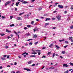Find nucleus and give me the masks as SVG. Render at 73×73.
I'll list each match as a JSON object with an SVG mask.
<instances>
[{"instance_id":"obj_24","label":"nucleus","mask_w":73,"mask_h":73,"mask_svg":"<svg viewBox=\"0 0 73 73\" xmlns=\"http://www.w3.org/2000/svg\"><path fill=\"white\" fill-rule=\"evenodd\" d=\"M4 35H5V34H1V36H4Z\"/></svg>"},{"instance_id":"obj_57","label":"nucleus","mask_w":73,"mask_h":73,"mask_svg":"<svg viewBox=\"0 0 73 73\" xmlns=\"http://www.w3.org/2000/svg\"><path fill=\"white\" fill-rule=\"evenodd\" d=\"M57 4H58V3H55V5H56V6Z\"/></svg>"},{"instance_id":"obj_56","label":"nucleus","mask_w":73,"mask_h":73,"mask_svg":"<svg viewBox=\"0 0 73 73\" xmlns=\"http://www.w3.org/2000/svg\"><path fill=\"white\" fill-rule=\"evenodd\" d=\"M40 19H44V17H40Z\"/></svg>"},{"instance_id":"obj_41","label":"nucleus","mask_w":73,"mask_h":73,"mask_svg":"<svg viewBox=\"0 0 73 73\" xmlns=\"http://www.w3.org/2000/svg\"><path fill=\"white\" fill-rule=\"evenodd\" d=\"M38 44V42H36L35 43V45H36V44Z\"/></svg>"},{"instance_id":"obj_54","label":"nucleus","mask_w":73,"mask_h":73,"mask_svg":"<svg viewBox=\"0 0 73 73\" xmlns=\"http://www.w3.org/2000/svg\"><path fill=\"white\" fill-rule=\"evenodd\" d=\"M50 54V52H48V55H49V54Z\"/></svg>"},{"instance_id":"obj_33","label":"nucleus","mask_w":73,"mask_h":73,"mask_svg":"<svg viewBox=\"0 0 73 73\" xmlns=\"http://www.w3.org/2000/svg\"><path fill=\"white\" fill-rule=\"evenodd\" d=\"M64 41V39H63L62 40H59V41H60V42H62V41Z\"/></svg>"},{"instance_id":"obj_14","label":"nucleus","mask_w":73,"mask_h":73,"mask_svg":"<svg viewBox=\"0 0 73 73\" xmlns=\"http://www.w3.org/2000/svg\"><path fill=\"white\" fill-rule=\"evenodd\" d=\"M30 57H36V56L34 55H31L30 56Z\"/></svg>"},{"instance_id":"obj_43","label":"nucleus","mask_w":73,"mask_h":73,"mask_svg":"<svg viewBox=\"0 0 73 73\" xmlns=\"http://www.w3.org/2000/svg\"><path fill=\"white\" fill-rule=\"evenodd\" d=\"M15 11H17V8H15Z\"/></svg>"},{"instance_id":"obj_46","label":"nucleus","mask_w":73,"mask_h":73,"mask_svg":"<svg viewBox=\"0 0 73 73\" xmlns=\"http://www.w3.org/2000/svg\"><path fill=\"white\" fill-rule=\"evenodd\" d=\"M16 3V6H18V5H19V4L17 3Z\"/></svg>"},{"instance_id":"obj_9","label":"nucleus","mask_w":73,"mask_h":73,"mask_svg":"<svg viewBox=\"0 0 73 73\" xmlns=\"http://www.w3.org/2000/svg\"><path fill=\"white\" fill-rule=\"evenodd\" d=\"M47 20H50V18H46V20L45 21H46Z\"/></svg>"},{"instance_id":"obj_40","label":"nucleus","mask_w":73,"mask_h":73,"mask_svg":"<svg viewBox=\"0 0 73 73\" xmlns=\"http://www.w3.org/2000/svg\"><path fill=\"white\" fill-rule=\"evenodd\" d=\"M68 72H69V71H68V70H67L66 71L65 73H68Z\"/></svg>"},{"instance_id":"obj_16","label":"nucleus","mask_w":73,"mask_h":73,"mask_svg":"<svg viewBox=\"0 0 73 73\" xmlns=\"http://www.w3.org/2000/svg\"><path fill=\"white\" fill-rule=\"evenodd\" d=\"M10 27H15V25L14 24H12V25H10Z\"/></svg>"},{"instance_id":"obj_31","label":"nucleus","mask_w":73,"mask_h":73,"mask_svg":"<svg viewBox=\"0 0 73 73\" xmlns=\"http://www.w3.org/2000/svg\"><path fill=\"white\" fill-rule=\"evenodd\" d=\"M29 44L30 45H32V42H30Z\"/></svg>"},{"instance_id":"obj_38","label":"nucleus","mask_w":73,"mask_h":73,"mask_svg":"<svg viewBox=\"0 0 73 73\" xmlns=\"http://www.w3.org/2000/svg\"><path fill=\"white\" fill-rule=\"evenodd\" d=\"M12 18H13V16H10V19L11 20Z\"/></svg>"},{"instance_id":"obj_36","label":"nucleus","mask_w":73,"mask_h":73,"mask_svg":"<svg viewBox=\"0 0 73 73\" xmlns=\"http://www.w3.org/2000/svg\"><path fill=\"white\" fill-rule=\"evenodd\" d=\"M48 16V14H45L44 15V16Z\"/></svg>"},{"instance_id":"obj_5","label":"nucleus","mask_w":73,"mask_h":73,"mask_svg":"<svg viewBox=\"0 0 73 73\" xmlns=\"http://www.w3.org/2000/svg\"><path fill=\"white\" fill-rule=\"evenodd\" d=\"M63 66L64 67H68L69 66V65H67V64H64L63 65Z\"/></svg>"},{"instance_id":"obj_17","label":"nucleus","mask_w":73,"mask_h":73,"mask_svg":"<svg viewBox=\"0 0 73 73\" xmlns=\"http://www.w3.org/2000/svg\"><path fill=\"white\" fill-rule=\"evenodd\" d=\"M42 9V8H41V7H39V8H38V11H41V9Z\"/></svg>"},{"instance_id":"obj_59","label":"nucleus","mask_w":73,"mask_h":73,"mask_svg":"<svg viewBox=\"0 0 73 73\" xmlns=\"http://www.w3.org/2000/svg\"><path fill=\"white\" fill-rule=\"evenodd\" d=\"M35 64H33L32 66H35Z\"/></svg>"},{"instance_id":"obj_13","label":"nucleus","mask_w":73,"mask_h":73,"mask_svg":"<svg viewBox=\"0 0 73 73\" xmlns=\"http://www.w3.org/2000/svg\"><path fill=\"white\" fill-rule=\"evenodd\" d=\"M32 62V61H30L28 62V64H31Z\"/></svg>"},{"instance_id":"obj_1","label":"nucleus","mask_w":73,"mask_h":73,"mask_svg":"<svg viewBox=\"0 0 73 73\" xmlns=\"http://www.w3.org/2000/svg\"><path fill=\"white\" fill-rule=\"evenodd\" d=\"M11 3V1H9L7 2L5 4V6H7V5H8V4H10V3Z\"/></svg>"},{"instance_id":"obj_19","label":"nucleus","mask_w":73,"mask_h":73,"mask_svg":"<svg viewBox=\"0 0 73 73\" xmlns=\"http://www.w3.org/2000/svg\"><path fill=\"white\" fill-rule=\"evenodd\" d=\"M31 35V34H30L29 33H27L26 34V36H29L30 35Z\"/></svg>"},{"instance_id":"obj_10","label":"nucleus","mask_w":73,"mask_h":73,"mask_svg":"<svg viewBox=\"0 0 73 73\" xmlns=\"http://www.w3.org/2000/svg\"><path fill=\"white\" fill-rule=\"evenodd\" d=\"M49 69H54V67L51 66L50 68H49Z\"/></svg>"},{"instance_id":"obj_49","label":"nucleus","mask_w":73,"mask_h":73,"mask_svg":"<svg viewBox=\"0 0 73 73\" xmlns=\"http://www.w3.org/2000/svg\"><path fill=\"white\" fill-rule=\"evenodd\" d=\"M2 19H4V18H5V17H4L3 16L2 17Z\"/></svg>"},{"instance_id":"obj_50","label":"nucleus","mask_w":73,"mask_h":73,"mask_svg":"<svg viewBox=\"0 0 73 73\" xmlns=\"http://www.w3.org/2000/svg\"><path fill=\"white\" fill-rule=\"evenodd\" d=\"M25 46H27L28 45V44L27 43H26L25 44Z\"/></svg>"},{"instance_id":"obj_60","label":"nucleus","mask_w":73,"mask_h":73,"mask_svg":"<svg viewBox=\"0 0 73 73\" xmlns=\"http://www.w3.org/2000/svg\"><path fill=\"white\" fill-rule=\"evenodd\" d=\"M3 57H7V55H3Z\"/></svg>"},{"instance_id":"obj_23","label":"nucleus","mask_w":73,"mask_h":73,"mask_svg":"<svg viewBox=\"0 0 73 73\" xmlns=\"http://www.w3.org/2000/svg\"><path fill=\"white\" fill-rule=\"evenodd\" d=\"M49 23H46L45 24V25H46V26L47 25H49Z\"/></svg>"},{"instance_id":"obj_34","label":"nucleus","mask_w":73,"mask_h":73,"mask_svg":"<svg viewBox=\"0 0 73 73\" xmlns=\"http://www.w3.org/2000/svg\"><path fill=\"white\" fill-rule=\"evenodd\" d=\"M62 54H65V52L63 51H62Z\"/></svg>"},{"instance_id":"obj_29","label":"nucleus","mask_w":73,"mask_h":73,"mask_svg":"<svg viewBox=\"0 0 73 73\" xmlns=\"http://www.w3.org/2000/svg\"><path fill=\"white\" fill-rule=\"evenodd\" d=\"M70 9L71 10L73 9V5L71 6Z\"/></svg>"},{"instance_id":"obj_37","label":"nucleus","mask_w":73,"mask_h":73,"mask_svg":"<svg viewBox=\"0 0 73 73\" xmlns=\"http://www.w3.org/2000/svg\"><path fill=\"white\" fill-rule=\"evenodd\" d=\"M70 28V29H73V25L71 26Z\"/></svg>"},{"instance_id":"obj_3","label":"nucleus","mask_w":73,"mask_h":73,"mask_svg":"<svg viewBox=\"0 0 73 73\" xmlns=\"http://www.w3.org/2000/svg\"><path fill=\"white\" fill-rule=\"evenodd\" d=\"M21 2H23V4H28V2L27 1H24V0H22Z\"/></svg>"},{"instance_id":"obj_22","label":"nucleus","mask_w":73,"mask_h":73,"mask_svg":"<svg viewBox=\"0 0 73 73\" xmlns=\"http://www.w3.org/2000/svg\"><path fill=\"white\" fill-rule=\"evenodd\" d=\"M54 56H55V53L54 52L52 55V56L53 58H54Z\"/></svg>"},{"instance_id":"obj_21","label":"nucleus","mask_w":73,"mask_h":73,"mask_svg":"<svg viewBox=\"0 0 73 73\" xmlns=\"http://www.w3.org/2000/svg\"><path fill=\"white\" fill-rule=\"evenodd\" d=\"M55 46L57 48V49H59V48H60V47L59 46H58L57 45H56Z\"/></svg>"},{"instance_id":"obj_47","label":"nucleus","mask_w":73,"mask_h":73,"mask_svg":"<svg viewBox=\"0 0 73 73\" xmlns=\"http://www.w3.org/2000/svg\"><path fill=\"white\" fill-rule=\"evenodd\" d=\"M30 40H32V39H29L27 40L28 41H30Z\"/></svg>"},{"instance_id":"obj_15","label":"nucleus","mask_w":73,"mask_h":73,"mask_svg":"<svg viewBox=\"0 0 73 73\" xmlns=\"http://www.w3.org/2000/svg\"><path fill=\"white\" fill-rule=\"evenodd\" d=\"M17 20H20L21 19V17H18L17 18Z\"/></svg>"},{"instance_id":"obj_2","label":"nucleus","mask_w":73,"mask_h":73,"mask_svg":"<svg viewBox=\"0 0 73 73\" xmlns=\"http://www.w3.org/2000/svg\"><path fill=\"white\" fill-rule=\"evenodd\" d=\"M56 18H57L58 19V20H61V19H60V18H61V16L60 15H58V16H56Z\"/></svg>"},{"instance_id":"obj_6","label":"nucleus","mask_w":73,"mask_h":73,"mask_svg":"<svg viewBox=\"0 0 73 73\" xmlns=\"http://www.w3.org/2000/svg\"><path fill=\"white\" fill-rule=\"evenodd\" d=\"M58 8H63V6H62V5H58Z\"/></svg>"},{"instance_id":"obj_52","label":"nucleus","mask_w":73,"mask_h":73,"mask_svg":"<svg viewBox=\"0 0 73 73\" xmlns=\"http://www.w3.org/2000/svg\"><path fill=\"white\" fill-rule=\"evenodd\" d=\"M5 48L6 49H8V46H7L5 47Z\"/></svg>"},{"instance_id":"obj_45","label":"nucleus","mask_w":73,"mask_h":73,"mask_svg":"<svg viewBox=\"0 0 73 73\" xmlns=\"http://www.w3.org/2000/svg\"><path fill=\"white\" fill-rule=\"evenodd\" d=\"M19 25H20V26H21V25H23V24H22V23H21L19 24Z\"/></svg>"},{"instance_id":"obj_26","label":"nucleus","mask_w":73,"mask_h":73,"mask_svg":"<svg viewBox=\"0 0 73 73\" xmlns=\"http://www.w3.org/2000/svg\"><path fill=\"white\" fill-rule=\"evenodd\" d=\"M27 27L28 28H30V27H31V26L30 25H27Z\"/></svg>"},{"instance_id":"obj_28","label":"nucleus","mask_w":73,"mask_h":73,"mask_svg":"<svg viewBox=\"0 0 73 73\" xmlns=\"http://www.w3.org/2000/svg\"><path fill=\"white\" fill-rule=\"evenodd\" d=\"M34 23V21H31V24L33 25V24Z\"/></svg>"},{"instance_id":"obj_18","label":"nucleus","mask_w":73,"mask_h":73,"mask_svg":"<svg viewBox=\"0 0 73 73\" xmlns=\"http://www.w3.org/2000/svg\"><path fill=\"white\" fill-rule=\"evenodd\" d=\"M68 39L69 40H72V39H73V37H70Z\"/></svg>"},{"instance_id":"obj_25","label":"nucleus","mask_w":73,"mask_h":73,"mask_svg":"<svg viewBox=\"0 0 73 73\" xmlns=\"http://www.w3.org/2000/svg\"><path fill=\"white\" fill-rule=\"evenodd\" d=\"M24 12H23L22 13H21L19 14V16H20L21 15H23V14H24Z\"/></svg>"},{"instance_id":"obj_62","label":"nucleus","mask_w":73,"mask_h":73,"mask_svg":"<svg viewBox=\"0 0 73 73\" xmlns=\"http://www.w3.org/2000/svg\"><path fill=\"white\" fill-rule=\"evenodd\" d=\"M32 52H35V50H33V49L32 50Z\"/></svg>"},{"instance_id":"obj_8","label":"nucleus","mask_w":73,"mask_h":73,"mask_svg":"<svg viewBox=\"0 0 73 73\" xmlns=\"http://www.w3.org/2000/svg\"><path fill=\"white\" fill-rule=\"evenodd\" d=\"M14 33H15V34H16V35H17V36H18V38H19V34H17V33L16 32H15V31H14Z\"/></svg>"},{"instance_id":"obj_27","label":"nucleus","mask_w":73,"mask_h":73,"mask_svg":"<svg viewBox=\"0 0 73 73\" xmlns=\"http://www.w3.org/2000/svg\"><path fill=\"white\" fill-rule=\"evenodd\" d=\"M1 58L3 60H5L6 59L5 58Z\"/></svg>"},{"instance_id":"obj_53","label":"nucleus","mask_w":73,"mask_h":73,"mask_svg":"<svg viewBox=\"0 0 73 73\" xmlns=\"http://www.w3.org/2000/svg\"><path fill=\"white\" fill-rule=\"evenodd\" d=\"M52 19L53 20H56V18H52Z\"/></svg>"},{"instance_id":"obj_35","label":"nucleus","mask_w":73,"mask_h":73,"mask_svg":"<svg viewBox=\"0 0 73 73\" xmlns=\"http://www.w3.org/2000/svg\"><path fill=\"white\" fill-rule=\"evenodd\" d=\"M46 57V56L44 55H43V56L42 57V58H45Z\"/></svg>"},{"instance_id":"obj_11","label":"nucleus","mask_w":73,"mask_h":73,"mask_svg":"<svg viewBox=\"0 0 73 73\" xmlns=\"http://www.w3.org/2000/svg\"><path fill=\"white\" fill-rule=\"evenodd\" d=\"M53 44H50L49 46V47H50V48H52V47H53Z\"/></svg>"},{"instance_id":"obj_7","label":"nucleus","mask_w":73,"mask_h":73,"mask_svg":"<svg viewBox=\"0 0 73 73\" xmlns=\"http://www.w3.org/2000/svg\"><path fill=\"white\" fill-rule=\"evenodd\" d=\"M6 32H7V33H11V31L7 29H6Z\"/></svg>"},{"instance_id":"obj_51","label":"nucleus","mask_w":73,"mask_h":73,"mask_svg":"<svg viewBox=\"0 0 73 73\" xmlns=\"http://www.w3.org/2000/svg\"><path fill=\"white\" fill-rule=\"evenodd\" d=\"M9 58V56H7V58Z\"/></svg>"},{"instance_id":"obj_48","label":"nucleus","mask_w":73,"mask_h":73,"mask_svg":"<svg viewBox=\"0 0 73 73\" xmlns=\"http://www.w3.org/2000/svg\"><path fill=\"white\" fill-rule=\"evenodd\" d=\"M65 42L66 43H67V44H68V42L67 41H65Z\"/></svg>"},{"instance_id":"obj_44","label":"nucleus","mask_w":73,"mask_h":73,"mask_svg":"<svg viewBox=\"0 0 73 73\" xmlns=\"http://www.w3.org/2000/svg\"><path fill=\"white\" fill-rule=\"evenodd\" d=\"M46 48V47H43L42 48V49H45Z\"/></svg>"},{"instance_id":"obj_55","label":"nucleus","mask_w":73,"mask_h":73,"mask_svg":"<svg viewBox=\"0 0 73 73\" xmlns=\"http://www.w3.org/2000/svg\"><path fill=\"white\" fill-rule=\"evenodd\" d=\"M67 46H68L66 45V46H64V47L65 48H66V47H67Z\"/></svg>"},{"instance_id":"obj_64","label":"nucleus","mask_w":73,"mask_h":73,"mask_svg":"<svg viewBox=\"0 0 73 73\" xmlns=\"http://www.w3.org/2000/svg\"><path fill=\"white\" fill-rule=\"evenodd\" d=\"M0 69H3V67H2V66H1L0 67Z\"/></svg>"},{"instance_id":"obj_20","label":"nucleus","mask_w":73,"mask_h":73,"mask_svg":"<svg viewBox=\"0 0 73 73\" xmlns=\"http://www.w3.org/2000/svg\"><path fill=\"white\" fill-rule=\"evenodd\" d=\"M34 37H35V38L36 37H37V35H35L33 36Z\"/></svg>"},{"instance_id":"obj_58","label":"nucleus","mask_w":73,"mask_h":73,"mask_svg":"<svg viewBox=\"0 0 73 73\" xmlns=\"http://www.w3.org/2000/svg\"><path fill=\"white\" fill-rule=\"evenodd\" d=\"M55 55L56 56H58V54H55Z\"/></svg>"},{"instance_id":"obj_30","label":"nucleus","mask_w":73,"mask_h":73,"mask_svg":"<svg viewBox=\"0 0 73 73\" xmlns=\"http://www.w3.org/2000/svg\"><path fill=\"white\" fill-rule=\"evenodd\" d=\"M70 65H72V66H73V63H72V62H70Z\"/></svg>"},{"instance_id":"obj_42","label":"nucleus","mask_w":73,"mask_h":73,"mask_svg":"<svg viewBox=\"0 0 73 73\" xmlns=\"http://www.w3.org/2000/svg\"><path fill=\"white\" fill-rule=\"evenodd\" d=\"M14 64L15 65H17V63H16V62H15Z\"/></svg>"},{"instance_id":"obj_61","label":"nucleus","mask_w":73,"mask_h":73,"mask_svg":"<svg viewBox=\"0 0 73 73\" xmlns=\"http://www.w3.org/2000/svg\"><path fill=\"white\" fill-rule=\"evenodd\" d=\"M64 13H67V11H65L64 12Z\"/></svg>"},{"instance_id":"obj_32","label":"nucleus","mask_w":73,"mask_h":73,"mask_svg":"<svg viewBox=\"0 0 73 73\" xmlns=\"http://www.w3.org/2000/svg\"><path fill=\"white\" fill-rule=\"evenodd\" d=\"M30 16V15L29 14H27V18H28V17H29Z\"/></svg>"},{"instance_id":"obj_4","label":"nucleus","mask_w":73,"mask_h":73,"mask_svg":"<svg viewBox=\"0 0 73 73\" xmlns=\"http://www.w3.org/2000/svg\"><path fill=\"white\" fill-rule=\"evenodd\" d=\"M24 70H27L28 71H29L30 72H31V70L29 69V68H24Z\"/></svg>"},{"instance_id":"obj_12","label":"nucleus","mask_w":73,"mask_h":73,"mask_svg":"<svg viewBox=\"0 0 73 73\" xmlns=\"http://www.w3.org/2000/svg\"><path fill=\"white\" fill-rule=\"evenodd\" d=\"M26 54V55H28V53H27L26 52H24L22 54V55H24V54Z\"/></svg>"},{"instance_id":"obj_63","label":"nucleus","mask_w":73,"mask_h":73,"mask_svg":"<svg viewBox=\"0 0 73 73\" xmlns=\"http://www.w3.org/2000/svg\"><path fill=\"white\" fill-rule=\"evenodd\" d=\"M16 73H20V72L19 71H18L16 72Z\"/></svg>"},{"instance_id":"obj_39","label":"nucleus","mask_w":73,"mask_h":73,"mask_svg":"<svg viewBox=\"0 0 73 73\" xmlns=\"http://www.w3.org/2000/svg\"><path fill=\"white\" fill-rule=\"evenodd\" d=\"M24 29L25 30H26V29H27V28L26 27H25L24 28Z\"/></svg>"}]
</instances>
